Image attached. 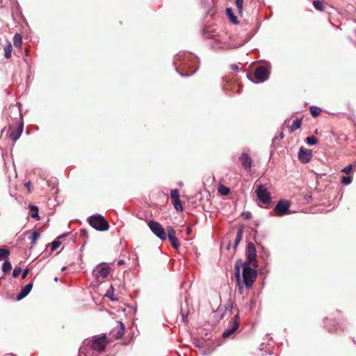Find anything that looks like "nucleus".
<instances>
[{
  "instance_id": "nucleus-36",
  "label": "nucleus",
  "mask_w": 356,
  "mask_h": 356,
  "mask_svg": "<svg viewBox=\"0 0 356 356\" xmlns=\"http://www.w3.org/2000/svg\"><path fill=\"white\" fill-rule=\"evenodd\" d=\"M61 244V242L59 241V238L56 239L51 243V250H56Z\"/></svg>"
},
{
  "instance_id": "nucleus-48",
  "label": "nucleus",
  "mask_w": 356,
  "mask_h": 356,
  "mask_svg": "<svg viewBox=\"0 0 356 356\" xmlns=\"http://www.w3.org/2000/svg\"><path fill=\"white\" fill-rule=\"evenodd\" d=\"M249 80H250L251 82H253V80L251 79V78H249Z\"/></svg>"
},
{
  "instance_id": "nucleus-33",
  "label": "nucleus",
  "mask_w": 356,
  "mask_h": 356,
  "mask_svg": "<svg viewBox=\"0 0 356 356\" xmlns=\"http://www.w3.org/2000/svg\"><path fill=\"white\" fill-rule=\"evenodd\" d=\"M355 165L350 164L348 166L343 168L341 170V172H344L346 175L350 174L353 168H355Z\"/></svg>"
},
{
  "instance_id": "nucleus-41",
  "label": "nucleus",
  "mask_w": 356,
  "mask_h": 356,
  "mask_svg": "<svg viewBox=\"0 0 356 356\" xmlns=\"http://www.w3.org/2000/svg\"><path fill=\"white\" fill-rule=\"evenodd\" d=\"M243 216H244L246 219H249L251 218V213L250 212L243 213Z\"/></svg>"
},
{
  "instance_id": "nucleus-37",
  "label": "nucleus",
  "mask_w": 356,
  "mask_h": 356,
  "mask_svg": "<svg viewBox=\"0 0 356 356\" xmlns=\"http://www.w3.org/2000/svg\"><path fill=\"white\" fill-rule=\"evenodd\" d=\"M22 272V268L19 266H16L13 271V276L17 277Z\"/></svg>"
},
{
  "instance_id": "nucleus-9",
  "label": "nucleus",
  "mask_w": 356,
  "mask_h": 356,
  "mask_svg": "<svg viewBox=\"0 0 356 356\" xmlns=\"http://www.w3.org/2000/svg\"><path fill=\"white\" fill-rule=\"evenodd\" d=\"M254 76L257 83H263L268 79L269 72L264 66H259L255 70Z\"/></svg>"
},
{
  "instance_id": "nucleus-29",
  "label": "nucleus",
  "mask_w": 356,
  "mask_h": 356,
  "mask_svg": "<svg viewBox=\"0 0 356 356\" xmlns=\"http://www.w3.org/2000/svg\"><path fill=\"white\" fill-rule=\"evenodd\" d=\"M40 237V233L38 231H34L31 236L30 237V239L31 240V245H34L36 243L37 240Z\"/></svg>"
},
{
  "instance_id": "nucleus-24",
  "label": "nucleus",
  "mask_w": 356,
  "mask_h": 356,
  "mask_svg": "<svg viewBox=\"0 0 356 356\" xmlns=\"http://www.w3.org/2000/svg\"><path fill=\"white\" fill-rule=\"evenodd\" d=\"M13 44L16 47H19L22 44V35L19 33H15L13 36Z\"/></svg>"
},
{
  "instance_id": "nucleus-31",
  "label": "nucleus",
  "mask_w": 356,
  "mask_h": 356,
  "mask_svg": "<svg viewBox=\"0 0 356 356\" xmlns=\"http://www.w3.org/2000/svg\"><path fill=\"white\" fill-rule=\"evenodd\" d=\"M169 241H170V243H171L172 246L175 250H178L179 249L180 245H179L178 239H177V238L176 236L174 237V238H170Z\"/></svg>"
},
{
  "instance_id": "nucleus-14",
  "label": "nucleus",
  "mask_w": 356,
  "mask_h": 356,
  "mask_svg": "<svg viewBox=\"0 0 356 356\" xmlns=\"http://www.w3.org/2000/svg\"><path fill=\"white\" fill-rule=\"evenodd\" d=\"M124 334V325L122 322L118 321L116 327L111 332L110 335H112V337L115 339H119L122 337Z\"/></svg>"
},
{
  "instance_id": "nucleus-25",
  "label": "nucleus",
  "mask_w": 356,
  "mask_h": 356,
  "mask_svg": "<svg viewBox=\"0 0 356 356\" xmlns=\"http://www.w3.org/2000/svg\"><path fill=\"white\" fill-rule=\"evenodd\" d=\"M302 119H296L293 121L292 125L291 127V132L294 131L295 130L299 129L301 126Z\"/></svg>"
},
{
  "instance_id": "nucleus-5",
  "label": "nucleus",
  "mask_w": 356,
  "mask_h": 356,
  "mask_svg": "<svg viewBox=\"0 0 356 356\" xmlns=\"http://www.w3.org/2000/svg\"><path fill=\"white\" fill-rule=\"evenodd\" d=\"M291 205V203L289 200L281 199L277 202L270 214L272 216L276 215L277 216H282L286 214H289L291 213L289 211Z\"/></svg>"
},
{
  "instance_id": "nucleus-47",
  "label": "nucleus",
  "mask_w": 356,
  "mask_h": 356,
  "mask_svg": "<svg viewBox=\"0 0 356 356\" xmlns=\"http://www.w3.org/2000/svg\"><path fill=\"white\" fill-rule=\"evenodd\" d=\"M249 80H250L251 82H253V80L251 79V78H249Z\"/></svg>"
},
{
  "instance_id": "nucleus-32",
  "label": "nucleus",
  "mask_w": 356,
  "mask_h": 356,
  "mask_svg": "<svg viewBox=\"0 0 356 356\" xmlns=\"http://www.w3.org/2000/svg\"><path fill=\"white\" fill-rule=\"evenodd\" d=\"M238 12L240 15L243 13V0H235Z\"/></svg>"
},
{
  "instance_id": "nucleus-26",
  "label": "nucleus",
  "mask_w": 356,
  "mask_h": 356,
  "mask_svg": "<svg viewBox=\"0 0 356 356\" xmlns=\"http://www.w3.org/2000/svg\"><path fill=\"white\" fill-rule=\"evenodd\" d=\"M13 47L10 42L4 47L5 57L6 58H10L11 57Z\"/></svg>"
},
{
  "instance_id": "nucleus-40",
  "label": "nucleus",
  "mask_w": 356,
  "mask_h": 356,
  "mask_svg": "<svg viewBox=\"0 0 356 356\" xmlns=\"http://www.w3.org/2000/svg\"><path fill=\"white\" fill-rule=\"evenodd\" d=\"M29 270L28 268L25 269L23 273H22V279H25L29 273Z\"/></svg>"
},
{
  "instance_id": "nucleus-6",
  "label": "nucleus",
  "mask_w": 356,
  "mask_h": 356,
  "mask_svg": "<svg viewBox=\"0 0 356 356\" xmlns=\"http://www.w3.org/2000/svg\"><path fill=\"white\" fill-rule=\"evenodd\" d=\"M246 256L247 261H243V263H248V265H251L253 267L257 268L258 266L257 260V252L255 245L252 242H249L248 243Z\"/></svg>"
},
{
  "instance_id": "nucleus-16",
  "label": "nucleus",
  "mask_w": 356,
  "mask_h": 356,
  "mask_svg": "<svg viewBox=\"0 0 356 356\" xmlns=\"http://www.w3.org/2000/svg\"><path fill=\"white\" fill-rule=\"evenodd\" d=\"M239 160L244 169L250 171L252 165V160L250 156L247 154L243 153L239 158Z\"/></svg>"
},
{
  "instance_id": "nucleus-17",
  "label": "nucleus",
  "mask_w": 356,
  "mask_h": 356,
  "mask_svg": "<svg viewBox=\"0 0 356 356\" xmlns=\"http://www.w3.org/2000/svg\"><path fill=\"white\" fill-rule=\"evenodd\" d=\"M32 288H33L32 283L28 284L25 286H24L22 289L20 293L17 295V300H20L23 299L24 298H25L29 293V292L31 291Z\"/></svg>"
},
{
  "instance_id": "nucleus-19",
  "label": "nucleus",
  "mask_w": 356,
  "mask_h": 356,
  "mask_svg": "<svg viewBox=\"0 0 356 356\" xmlns=\"http://www.w3.org/2000/svg\"><path fill=\"white\" fill-rule=\"evenodd\" d=\"M243 228H239L238 232H237L235 240H234V249H236L238 245L241 242V241L242 239V237H243Z\"/></svg>"
},
{
  "instance_id": "nucleus-2",
  "label": "nucleus",
  "mask_w": 356,
  "mask_h": 356,
  "mask_svg": "<svg viewBox=\"0 0 356 356\" xmlns=\"http://www.w3.org/2000/svg\"><path fill=\"white\" fill-rule=\"evenodd\" d=\"M173 64L181 76L193 74L197 70L198 60L195 56L188 52H180L175 57Z\"/></svg>"
},
{
  "instance_id": "nucleus-1",
  "label": "nucleus",
  "mask_w": 356,
  "mask_h": 356,
  "mask_svg": "<svg viewBox=\"0 0 356 356\" xmlns=\"http://www.w3.org/2000/svg\"><path fill=\"white\" fill-rule=\"evenodd\" d=\"M248 263H243L241 259L234 265V275L240 293H243V284L248 289L251 288L257 278V271L250 268Z\"/></svg>"
},
{
  "instance_id": "nucleus-49",
  "label": "nucleus",
  "mask_w": 356,
  "mask_h": 356,
  "mask_svg": "<svg viewBox=\"0 0 356 356\" xmlns=\"http://www.w3.org/2000/svg\"><path fill=\"white\" fill-rule=\"evenodd\" d=\"M249 80H250L251 82H253V80L251 79V78H249Z\"/></svg>"
},
{
  "instance_id": "nucleus-7",
  "label": "nucleus",
  "mask_w": 356,
  "mask_h": 356,
  "mask_svg": "<svg viewBox=\"0 0 356 356\" xmlns=\"http://www.w3.org/2000/svg\"><path fill=\"white\" fill-rule=\"evenodd\" d=\"M111 271V267H109L106 264H100L97 265L95 268L92 270V275L97 278L99 279L106 278L108 276Z\"/></svg>"
},
{
  "instance_id": "nucleus-21",
  "label": "nucleus",
  "mask_w": 356,
  "mask_h": 356,
  "mask_svg": "<svg viewBox=\"0 0 356 356\" xmlns=\"http://www.w3.org/2000/svg\"><path fill=\"white\" fill-rule=\"evenodd\" d=\"M10 255V250L8 248H0V261L7 260Z\"/></svg>"
},
{
  "instance_id": "nucleus-15",
  "label": "nucleus",
  "mask_w": 356,
  "mask_h": 356,
  "mask_svg": "<svg viewBox=\"0 0 356 356\" xmlns=\"http://www.w3.org/2000/svg\"><path fill=\"white\" fill-rule=\"evenodd\" d=\"M22 131H23V123L21 122L18 125L16 130L12 129L11 128H10L9 138L13 141L17 140L19 138V137L21 136V135L22 134Z\"/></svg>"
},
{
  "instance_id": "nucleus-23",
  "label": "nucleus",
  "mask_w": 356,
  "mask_h": 356,
  "mask_svg": "<svg viewBox=\"0 0 356 356\" xmlns=\"http://www.w3.org/2000/svg\"><path fill=\"white\" fill-rule=\"evenodd\" d=\"M1 269L4 273H8L11 270L12 266L10 262L8 259L5 260V261L3 262Z\"/></svg>"
},
{
  "instance_id": "nucleus-44",
  "label": "nucleus",
  "mask_w": 356,
  "mask_h": 356,
  "mask_svg": "<svg viewBox=\"0 0 356 356\" xmlns=\"http://www.w3.org/2000/svg\"><path fill=\"white\" fill-rule=\"evenodd\" d=\"M190 232H191L190 228H188V229H187V233H188V234H190Z\"/></svg>"
},
{
  "instance_id": "nucleus-12",
  "label": "nucleus",
  "mask_w": 356,
  "mask_h": 356,
  "mask_svg": "<svg viewBox=\"0 0 356 356\" xmlns=\"http://www.w3.org/2000/svg\"><path fill=\"white\" fill-rule=\"evenodd\" d=\"M312 157V150L301 147L298 152V159L303 163H307Z\"/></svg>"
},
{
  "instance_id": "nucleus-27",
  "label": "nucleus",
  "mask_w": 356,
  "mask_h": 356,
  "mask_svg": "<svg viewBox=\"0 0 356 356\" xmlns=\"http://www.w3.org/2000/svg\"><path fill=\"white\" fill-rule=\"evenodd\" d=\"M321 112V108L318 106H312L310 107V113L313 117L318 116Z\"/></svg>"
},
{
  "instance_id": "nucleus-39",
  "label": "nucleus",
  "mask_w": 356,
  "mask_h": 356,
  "mask_svg": "<svg viewBox=\"0 0 356 356\" xmlns=\"http://www.w3.org/2000/svg\"><path fill=\"white\" fill-rule=\"evenodd\" d=\"M352 179H341V183L343 185H348L351 183Z\"/></svg>"
},
{
  "instance_id": "nucleus-42",
  "label": "nucleus",
  "mask_w": 356,
  "mask_h": 356,
  "mask_svg": "<svg viewBox=\"0 0 356 356\" xmlns=\"http://www.w3.org/2000/svg\"><path fill=\"white\" fill-rule=\"evenodd\" d=\"M231 68L234 70H236V71H238V67L237 65H232L231 66Z\"/></svg>"
},
{
  "instance_id": "nucleus-38",
  "label": "nucleus",
  "mask_w": 356,
  "mask_h": 356,
  "mask_svg": "<svg viewBox=\"0 0 356 356\" xmlns=\"http://www.w3.org/2000/svg\"><path fill=\"white\" fill-rule=\"evenodd\" d=\"M24 186L26 188L28 193H31V182L29 181L25 183L24 184Z\"/></svg>"
},
{
  "instance_id": "nucleus-18",
  "label": "nucleus",
  "mask_w": 356,
  "mask_h": 356,
  "mask_svg": "<svg viewBox=\"0 0 356 356\" xmlns=\"http://www.w3.org/2000/svg\"><path fill=\"white\" fill-rule=\"evenodd\" d=\"M30 209V215L32 218H35L36 220H39L40 217L38 216V208L35 205L30 204L29 206Z\"/></svg>"
},
{
  "instance_id": "nucleus-46",
  "label": "nucleus",
  "mask_w": 356,
  "mask_h": 356,
  "mask_svg": "<svg viewBox=\"0 0 356 356\" xmlns=\"http://www.w3.org/2000/svg\"><path fill=\"white\" fill-rule=\"evenodd\" d=\"M280 137H281V138H284V135L282 134L280 135Z\"/></svg>"
},
{
  "instance_id": "nucleus-43",
  "label": "nucleus",
  "mask_w": 356,
  "mask_h": 356,
  "mask_svg": "<svg viewBox=\"0 0 356 356\" xmlns=\"http://www.w3.org/2000/svg\"><path fill=\"white\" fill-rule=\"evenodd\" d=\"M122 264H124V261L123 260L118 261V266H121Z\"/></svg>"
},
{
  "instance_id": "nucleus-11",
  "label": "nucleus",
  "mask_w": 356,
  "mask_h": 356,
  "mask_svg": "<svg viewBox=\"0 0 356 356\" xmlns=\"http://www.w3.org/2000/svg\"><path fill=\"white\" fill-rule=\"evenodd\" d=\"M238 327L239 318L238 314H236L232 318V321L230 327L223 332V338H227L230 337L234 332H236L238 330Z\"/></svg>"
},
{
  "instance_id": "nucleus-10",
  "label": "nucleus",
  "mask_w": 356,
  "mask_h": 356,
  "mask_svg": "<svg viewBox=\"0 0 356 356\" xmlns=\"http://www.w3.org/2000/svg\"><path fill=\"white\" fill-rule=\"evenodd\" d=\"M170 199L175 209L177 211H182L183 207L179 200V191L178 189H172L170 191Z\"/></svg>"
},
{
  "instance_id": "nucleus-8",
  "label": "nucleus",
  "mask_w": 356,
  "mask_h": 356,
  "mask_svg": "<svg viewBox=\"0 0 356 356\" xmlns=\"http://www.w3.org/2000/svg\"><path fill=\"white\" fill-rule=\"evenodd\" d=\"M149 227L152 232L161 240H165L167 235L165 234L164 228L161 225L156 221L151 220L148 223Z\"/></svg>"
},
{
  "instance_id": "nucleus-13",
  "label": "nucleus",
  "mask_w": 356,
  "mask_h": 356,
  "mask_svg": "<svg viewBox=\"0 0 356 356\" xmlns=\"http://www.w3.org/2000/svg\"><path fill=\"white\" fill-rule=\"evenodd\" d=\"M107 343L108 341H106V337L103 336L95 339L91 344V348L93 350L101 351L104 350Z\"/></svg>"
},
{
  "instance_id": "nucleus-4",
  "label": "nucleus",
  "mask_w": 356,
  "mask_h": 356,
  "mask_svg": "<svg viewBox=\"0 0 356 356\" xmlns=\"http://www.w3.org/2000/svg\"><path fill=\"white\" fill-rule=\"evenodd\" d=\"M88 222L91 227L98 231L104 232L108 230L109 228L108 222L100 214L91 216L88 218Z\"/></svg>"
},
{
  "instance_id": "nucleus-28",
  "label": "nucleus",
  "mask_w": 356,
  "mask_h": 356,
  "mask_svg": "<svg viewBox=\"0 0 356 356\" xmlns=\"http://www.w3.org/2000/svg\"><path fill=\"white\" fill-rule=\"evenodd\" d=\"M313 6L316 10L319 11H323L324 9V6L323 3L318 0H314L313 1Z\"/></svg>"
},
{
  "instance_id": "nucleus-34",
  "label": "nucleus",
  "mask_w": 356,
  "mask_h": 356,
  "mask_svg": "<svg viewBox=\"0 0 356 356\" xmlns=\"http://www.w3.org/2000/svg\"><path fill=\"white\" fill-rule=\"evenodd\" d=\"M306 143L309 145H314L316 144L317 140L314 136H312L306 138Z\"/></svg>"
},
{
  "instance_id": "nucleus-20",
  "label": "nucleus",
  "mask_w": 356,
  "mask_h": 356,
  "mask_svg": "<svg viewBox=\"0 0 356 356\" xmlns=\"http://www.w3.org/2000/svg\"><path fill=\"white\" fill-rule=\"evenodd\" d=\"M226 14L229 17L231 22L234 24H238V21L237 20V17L236 16H235L234 15V13L232 11V9L230 8H227L226 9Z\"/></svg>"
},
{
  "instance_id": "nucleus-45",
  "label": "nucleus",
  "mask_w": 356,
  "mask_h": 356,
  "mask_svg": "<svg viewBox=\"0 0 356 356\" xmlns=\"http://www.w3.org/2000/svg\"><path fill=\"white\" fill-rule=\"evenodd\" d=\"M341 178L345 179V178H350L349 177L342 176Z\"/></svg>"
},
{
  "instance_id": "nucleus-35",
  "label": "nucleus",
  "mask_w": 356,
  "mask_h": 356,
  "mask_svg": "<svg viewBox=\"0 0 356 356\" xmlns=\"http://www.w3.org/2000/svg\"><path fill=\"white\" fill-rule=\"evenodd\" d=\"M232 308H233L232 304V303L229 304L228 306L226 307V309H225L224 314L222 315V317H224L226 315H231L232 313Z\"/></svg>"
},
{
  "instance_id": "nucleus-30",
  "label": "nucleus",
  "mask_w": 356,
  "mask_h": 356,
  "mask_svg": "<svg viewBox=\"0 0 356 356\" xmlns=\"http://www.w3.org/2000/svg\"><path fill=\"white\" fill-rule=\"evenodd\" d=\"M167 231H168V239L174 238L176 236V231L171 227L168 226L167 227Z\"/></svg>"
},
{
  "instance_id": "nucleus-22",
  "label": "nucleus",
  "mask_w": 356,
  "mask_h": 356,
  "mask_svg": "<svg viewBox=\"0 0 356 356\" xmlns=\"http://www.w3.org/2000/svg\"><path fill=\"white\" fill-rule=\"evenodd\" d=\"M218 193L222 195H227L229 193V188L223 184H219L218 187Z\"/></svg>"
},
{
  "instance_id": "nucleus-3",
  "label": "nucleus",
  "mask_w": 356,
  "mask_h": 356,
  "mask_svg": "<svg viewBox=\"0 0 356 356\" xmlns=\"http://www.w3.org/2000/svg\"><path fill=\"white\" fill-rule=\"evenodd\" d=\"M254 187L258 199L264 204H268L272 201L271 194L266 184L256 181Z\"/></svg>"
}]
</instances>
